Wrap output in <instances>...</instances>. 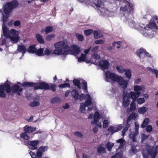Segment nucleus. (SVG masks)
Segmentation results:
<instances>
[{
    "label": "nucleus",
    "instance_id": "obj_1",
    "mask_svg": "<svg viewBox=\"0 0 158 158\" xmlns=\"http://www.w3.org/2000/svg\"><path fill=\"white\" fill-rule=\"evenodd\" d=\"M54 46L55 49L53 51V53L57 56H63L65 57L71 52L72 54L77 56L80 52L79 47L76 45L69 46L64 41H60L55 43Z\"/></svg>",
    "mask_w": 158,
    "mask_h": 158
},
{
    "label": "nucleus",
    "instance_id": "obj_2",
    "mask_svg": "<svg viewBox=\"0 0 158 158\" xmlns=\"http://www.w3.org/2000/svg\"><path fill=\"white\" fill-rule=\"evenodd\" d=\"M105 74V79L107 81H108V80L111 79L113 81L118 82L123 90L127 87L128 82L124 80L123 77L118 76L115 73H112L109 71H106Z\"/></svg>",
    "mask_w": 158,
    "mask_h": 158
},
{
    "label": "nucleus",
    "instance_id": "obj_3",
    "mask_svg": "<svg viewBox=\"0 0 158 158\" xmlns=\"http://www.w3.org/2000/svg\"><path fill=\"white\" fill-rule=\"evenodd\" d=\"M120 10L124 12L123 20L127 21V18L132 16L134 11L133 5L130 2L125 1L123 2L122 6L120 7Z\"/></svg>",
    "mask_w": 158,
    "mask_h": 158
},
{
    "label": "nucleus",
    "instance_id": "obj_4",
    "mask_svg": "<svg viewBox=\"0 0 158 158\" xmlns=\"http://www.w3.org/2000/svg\"><path fill=\"white\" fill-rule=\"evenodd\" d=\"M19 5L18 2L14 0L7 3L4 6L3 12L6 14H10L14 9L16 8Z\"/></svg>",
    "mask_w": 158,
    "mask_h": 158
},
{
    "label": "nucleus",
    "instance_id": "obj_5",
    "mask_svg": "<svg viewBox=\"0 0 158 158\" xmlns=\"http://www.w3.org/2000/svg\"><path fill=\"white\" fill-rule=\"evenodd\" d=\"M24 132L20 135V137L26 140H28L30 139V137L28 136L29 134L36 130V127L29 126L26 125L24 127Z\"/></svg>",
    "mask_w": 158,
    "mask_h": 158
},
{
    "label": "nucleus",
    "instance_id": "obj_6",
    "mask_svg": "<svg viewBox=\"0 0 158 158\" xmlns=\"http://www.w3.org/2000/svg\"><path fill=\"white\" fill-rule=\"evenodd\" d=\"M8 81H6L4 85H0V97L5 98L6 96L5 93V90L7 93H10L11 91V87L10 85L6 83Z\"/></svg>",
    "mask_w": 158,
    "mask_h": 158
},
{
    "label": "nucleus",
    "instance_id": "obj_7",
    "mask_svg": "<svg viewBox=\"0 0 158 158\" xmlns=\"http://www.w3.org/2000/svg\"><path fill=\"white\" fill-rule=\"evenodd\" d=\"M27 140L24 141V144L27 146L31 150H36L38 149L37 146L39 143L38 140Z\"/></svg>",
    "mask_w": 158,
    "mask_h": 158
},
{
    "label": "nucleus",
    "instance_id": "obj_8",
    "mask_svg": "<svg viewBox=\"0 0 158 158\" xmlns=\"http://www.w3.org/2000/svg\"><path fill=\"white\" fill-rule=\"evenodd\" d=\"M3 34L5 38L2 40L1 45L5 44L6 42H9L10 33L9 30H7L5 27H3Z\"/></svg>",
    "mask_w": 158,
    "mask_h": 158
},
{
    "label": "nucleus",
    "instance_id": "obj_9",
    "mask_svg": "<svg viewBox=\"0 0 158 158\" xmlns=\"http://www.w3.org/2000/svg\"><path fill=\"white\" fill-rule=\"evenodd\" d=\"M100 118L101 116L99 113L98 111H95L94 116V121L91 122V124L93 125H96L99 127H101L102 125L101 123H100L99 125L98 124V122H99Z\"/></svg>",
    "mask_w": 158,
    "mask_h": 158
},
{
    "label": "nucleus",
    "instance_id": "obj_10",
    "mask_svg": "<svg viewBox=\"0 0 158 158\" xmlns=\"http://www.w3.org/2000/svg\"><path fill=\"white\" fill-rule=\"evenodd\" d=\"M135 131L134 133H130L129 135L130 138L131 139L133 142H136V136L138 134V124L137 122L135 123Z\"/></svg>",
    "mask_w": 158,
    "mask_h": 158
},
{
    "label": "nucleus",
    "instance_id": "obj_11",
    "mask_svg": "<svg viewBox=\"0 0 158 158\" xmlns=\"http://www.w3.org/2000/svg\"><path fill=\"white\" fill-rule=\"evenodd\" d=\"M85 98L86 100L84 103L86 106L88 107V111L91 110L93 109V106L89 107V106L92 104V98L89 94H85Z\"/></svg>",
    "mask_w": 158,
    "mask_h": 158
},
{
    "label": "nucleus",
    "instance_id": "obj_12",
    "mask_svg": "<svg viewBox=\"0 0 158 158\" xmlns=\"http://www.w3.org/2000/svg\"><path fill=\"white\" fill-rule=\"evenodd\" d=\"M132 17H129L128 18H127V21H124V22L127 23H128L129 26L131 28H134L135 29H137V25L135 22L134 20H133L134 18H131Z\"/></svg>",
    "mask_w": 158,
    "mask_h": 158
},
{
    "label": "nucleus",
    "instance_id": "obj_13",
    "mask_svg": "<svg viewBox=\"0 0 158 158\" xmlns=\"http://www.w3.org/2000/svg\"><path fill=\"white\" fill-rule=\"evenodd\" d=\"M23 89L20 88L19 86L17 84H14L11 87V92L12 93H17V94L20 95L22 94Z\"/></svg>",
    "mask_w": 158,
    "mask_h": 158
},
{
    "label": "nucleus",
    "instance_id": "obj_14",
    "mask_svg": "<svg viewBox=\"0 0 158 158\" xmlns=\"http://www.w3.org/2000/svg\"><path fill=\"white\" fill-rule=\"evenodd\" d=\"M147 151L148 154L151 156V158H155L158 153L157 149L154 147H151L147 149Z\"/></svg>",
    "mask_w": 158,
    "mask_h": 158
},
{
    "label": "nucleus",
    "instance_id": "obj_15",
    "mask_svg": "<svg viewBox=\"0 0 158 158\" xmlns=\"http://www.w3.org/2000/svg\"><path fill=\"white\" fill-rule=\"evenodd\" d=\"M125 95L127 96V97H129V99L131 98L133 100L135 101L136 100L138 103V99H137L138 97V92H135L131 91L129 94L127 93Z\"/></svg>",
    "mask_w": 158,
    "mask_h": 158
},
{
    "label": "nucleus",
    "instance_id": "obj_16",
    "mask_svg": "<svg viewBox=\"0 0 158 158\" xmlns=\"http://www.w3.org/2000/svg\"><path fill=\"white\" fill-rule=\"evenodd\" d=\"M99 65L102 70L107 69L109 68L110 64L107 60H104L100 61Z\"/></svg>",
    "mask_w": 158,
    "mask_h": 158
},
{
    "label": "nucleus",
    "instance_id": "obj_17",
    "mask_svg": "<svg viewBox=\"0 0 158 158\" xmlns=\"http://www.w3.org/2000/svg\"><path fill=\"white\" fill-rule=\"evenodd\" d=\"M122 128V126L119 125L116 127H114L112 126H110L108 128V130L109 132H110V134L112 135L114 133L116 132Z\"/></svg>",
    "mask_w": 158,
    "mask_h": 158
},
{
    "label": "nucleus",
    "instance_id": "obj_18",
    "mask_svg": "<svg viewBox=\"0 0 158 158\" xmlns=\"http://www.w3.org/2000/svg\"><path fill=\"white\" fill-rule=\"evenodd\" d=\"M144 29L145 30H148L149 29H152L157 30L156 24L154 22H151L146 25V27H144Z\"/></svg>",
    "mask_w": 158,
    "mask_h": 158
},
{
    "label": "nucleus",
    "instance_id": "obj_19",
    "mask_svg": "<svg viewBox=\"0 0 158 158\" xmlns=\"http://www.w3.org/2000/svg\"><path fill=\"white\" fill-rule=\"evenodd\" d=\"M17 51L19 52L22 53V56H23L27 51V48L25 46L23 45H19L17 47Z\"/></svg>",
    "mask_w": 158,
    "mask_h": 158
},
{
    "label": "nucleus",
    "instance_id": "obj_20",
    "mask_svg": "<svg viewBox=\"0 0 158 158\" xmlns=\"http://www.w3.org/2000/svg\"><path fill=\"white\" fill-rule=\"evenodd\" d=\"M130 101L129 97H127L126 95H125L123 97V103L124 107H127L129 105Z\"/></svg>",
    "mask_w": 158,
    "mask_h": 158
},
{
    "label": "nucleus",
    "instance_id": "obj_21",
    "mask_svg": "<svg viewBox=\"0 0 158 158\" xmlns=\"http://www.w3.org/2000/svg\"><path fill=\"white\" fill-rule=\"evenodd\" d=\"M19 39V35L12 36L10 35L9 42L11 41L12 43L15 44L17 43Z\"/></svg>",
    "mask_w": 158,
    "mask_h": 158
},
{
    "label": "nucleus",
    "instance_id": "obj_22",
    "mask_svg": "<svg viewBox=\"0 0 158 158\" xmlns=\"http://www.w3.org/2000/svg\"><path fill=\"white\" fill-rule=\"evenodd\" d=\"M4 13V15L3 14V17L2 19L3 21V24L2 25V30H3V27H6L7 30H8V27L6 26H5V23L7 21L9 14H6L5 13Z\"/></svg>",
    "mask_w": 158,
    "mask_h": 158
},
{
    "label": "nucleus",
    "instance_id": "obj_23",
    "mask_svg": "<svg viewBox=\"0 0 158 158\" xmlns=\"http://www.w3.org/2000/svg\"><path fill=\"white\" fill-rule=\"evenodd\" d=\"M71 93L72 96L75 100H78L79 94L77 90L76 89H73Z\"/></svg>",
    "mask_w": 158,
    "mask_h": 158
},
{
    "label": "nucleus",
    "instance_id": "obj_24",
    "mask_svg": "<svg viewBox=\"0 0 158 158\" xmlns=\"http://www.w3.org/2000/svg\"><path fill=\"white\" fill-rule=\"evenodd\" d=\"M41 89L45 90L50 89V87L48 84L45 82H41L40 83Z\"/></svg>",
    "mask_w": 158,
    "mask_h": 158
},
{
    "label": "nucleus",
    "instance_id": "obj_25",
    "mask_svg": "<svg viewBox=\"0 0 158 158\" xmlns=\"http://www.w3.org/2000/svg\"><path fill=\"white\" fill-rule=\"evenodd\" d=\"M146 51L143 48L139 49V57L140 58L143 59L145 57V54Z\"/></svg>",
    "mask_w": 158,
    "mask_h": 158
},
{
    "label": "nucleus",
    "instance_id": "obj_26",
    "mask_svg": "<svg viewBox=\"0 0 158 158\" xmlns=\"http://www.w3.org/2000/svg\"><path fill=\"white\" fill-rule=\"evenodd\" d=\"M97 149L98 153L104 154L106 152L105 148L101 145H98L97 148Z\"/></svg>",
    "mask_w": 158,
    "mask_h": 158
},
{
    "label": "nucleus",
    "instance_id": "obj_27",
    "mask_svg": "<svg viewBox=\"0 0 158 158\" xmlns=\"http://www.w3.org/2000/svg\"><path fill=\"white\" fill-rule=\"evenodd\" d=\"M116 142L118 143H120V145L118 147V149L122 148L125 143V140L123 138H121L117 140Z\"/></svg>",
    "mask_w": 158,
    "mask_h": 158
},
{
    "label": "nucleus",
    "instance_id": "obj_28",
    "mask_svg": "<svg viewBox=\"0 0 158 158\" xmlns=\"http://www.w3.org/2000/svg\"><path fill=\"white\" fill-rule=\"evenodd\" d=\"M37 83L30 82H24L22 84V85L23 86L27 87L29 86H33L35 85H37Z\"/></svg>",
    "mask_w": 158,
    "mask_h": 158
},
{
    "label": "nucleus",
    "instance_id": "obj_29",
    "mask_svg": "<svg viewBox=\"0 0 158 158\" xmlns=\"http://www.w3.org/2000/svg\"><path fill=\"white\" fill-rule=\"evenodd\" d=\"M37 51V48L35 46H31L27 49V51L30 53H35Z\"/></svg>",
    "mask_w": 158,
    "mask_h": 158
},
{
    "label": "nucleus",
    "instance_id": "obj_30",
    "mask_svg": "<svg viewBox=\"0 0 158 158\" xmlns=\"http://www.w3.org/2000/svg\"><path fill=\"white\" fill-rule=\"evenodd\" d=\"M61 101L60 98L58 97H55L52 98L51 100V102L52 104L55 103H59Z\"/></svg>",
    "mask_w": 158,
    "mask_h": 158
},
{
    "label": "nucleus",
    "instance_id": "obj_31",
    "mask_svg": "<svg viewBox=\"0 0 158 158\" xmlns=\"http://www.w3.org/2000/svg\"><path fill=\"white\" fill-rule=\"evenodd\" d=\"M36 37L37 40L38 42L41 44H44V41L42 36L39 34L36 35Z\"/></svg>",
    "mask_w": 158,
    "mask_h": 158
},
{
    "label": "nucleus",
    "instance_id": "obj_32",
    "mask_svg": "<svg viewBox=\"0 0 158 158\" xmlns=\"http://www.w3.org/2000/svg\"><path fill=\"white\" fill-rule=\"evenodd\" d=\"M114 144L111 142L108 141L106 144V147L107 150L109 152L111 151L112 147L114 146Z\"/></svg>",
    "mask_w": 158,
    "mask_h": 158
},
{
    "label": "nucleus",
    "instance_id": "obj_33",
    "mask_svg": "<svg viewBox=\"0 0 158 158\" xmlns=\"http://www.w3.org/2000/svg\"><path fill=\"white\" fill-rule=\"evenodd\" d=\"M73 82L74 85L77 86L79 89L81 88L80 82L78 79H74Z\"/></svg>",
    "mask_w": 158,
    "mask_h": 158
},
{
    "label": "nucleus",
    "instance_id": "obj_34",
    "mask_svg": "<svg viewBox=\"0 0 158 158\" xmlns=\"http://www.w3.org/2000/svg\"><path fill=\"white\" fill-rule=\"evenodd\" d=\"M94 36L95 39L100 38L102 36V34L99 33L97 31L95 30L94 31Z\"/></svg>",
    "mask_w": 158,
    "mask_h": 158
},
{
    "label": "nucleus",
    "instance_id": "obj_35",
    "mask_svg": "<svg viewBox=\"0 0 158 158\" xmlns=\"http://www.w3.org/2000/svg\"><path fill=\"white\" fill-rule=\"evenodd\" d=\"M86 56L85 54L82 53L80 57L78 58V61L79 62H81L82 61H85L86 59Z\"/></svg>",
    "mask_w": 158,
    "mask_h": 158
},
{
    "label": "nucleus",
    "instance_id": "obj_36",
    "mask_svg": "<svg viewBox=\"0 0 158 158\" xmlns=\"http://www.w3.org/2000/svg\"><path fill=\"white\" fill-rule=\"evenodd\" d=\"M53 30V27L52 26H47L45 28V31L46 34L52 32Z\"/></svg>",
    "mask_w": 158,
    "mask_h": 158
},
{
    "label": "nucleus",
    "instance_id": "obj_37",
    "mask_svg": "<svg viewBox=\"0 0 158 158\" xmlns=\"http://www.w3.org/2000/svg\"><path fill=\"white\" fill-rule=\"evenodd\" d=\"M116 69L120 73H123L125 71H126V69L124 68L123 66L120 65H118L116 67Z\"/></svg>",
    "mask_w": 158,
    "mask_h": 158
},
{
    "label": "nucleus",
    "instance_id": "obj_38",
    "mask_svg": "<svg viewBox=\"0 0 158 158\" xmlns=\"http://www.w3.org/2000/svg\"><path fill=\"white\" fill-rule=\"evenodd\" d=\"M130 145L131 147V149L130 150V152L133 154L137 152L136 146L134 145L132 142L130 143Z\"/></svg>",
    "mask_w": 158,
    "mask_h": 158
},
{
    "label": "nucleus",
    "instance_id": "obj_39",
    "mask_svg": "<svg viewBox=\"0 0 158 158\" xmlns=\"http://www.w3.org/2000/svg\"><path fill=\"white\" fill-rule=\"evenodd\" d=\"M136 107L135 101H133L131 103L130 106V110L131 112L134 111Z\"/></svg>",
    "mask_w": 158,
    "mask_h": 158
},
{
    "label": "nucleus",
    "instance_id": "obj_40",
    "mask_svg": "<svg viewBox=\"0 0 158 158\" xmlns=\"http://www.w3.org/2000/svg\"><path fill=\"white\" fill-rule=\"evenodd\" d=\"M149 122V119L148 118H146L144 120L142 124L141 125V127L142 128H144L146 127Z\"/></svg>",
    "mask_w": 158,
    "mask_h": 158
},
{
    "label": "nucleus",
    "instance_id": "obj_41",
    "mask_svg": "<svg viewBox=\"0 0 158 158\" xmlns=\"http://www.w3.org/2000/svg\"><path fill=\"white\" fill-rule=\"evenodd\" d=\"M86 107L84 103H81L80 105L79 111L81 113H83L85 111V107Z\"/></svg>",
    "mask_w": 158,
    "mask_h": 158
},
{
    "label": "nucleus",
    "instance_id": "obj_42",
    "mask_svg": "<svg viewBox=\"0 0 158 158\" xmlns=\"http://www.w3.org/2000/svg\"><path fill=\"white\" fill-rule=\"evenodd\" d=\"M125 74L126 77L129 79L131 77V71L129 69H127V70L126 69V71H125Z\"/></svg>",
    "mask_w": 158,
    "mask_h": 158
},
{
    "label": "nucleus",
    "instance_id": "obj_43",
    "mask_svg": "<svg viewBox=\"0 0 158 158\" xmlns=\"http://www.w3.org/2000/svg\"><path fill=\"white\" fill-rule=\"evenodd\" d=\"M75 36L79 41L82 42L83 40L84 37L82 35L78 33H76Z\"/></svg>",
    "mask_w": 158,
    "mask_h": 158
},
{
    "label": "nucleus",
    "instance_id": "obj_44",
    "mask_svg": "<svg viewBox=\"0 0 158 158\" xmlns=\"http://www.w3.org/2000/svg\"><path fill=\"white\" fill-rule=\"evenodd\" d=\"M44 49L43 48H40L38 50H37L36 52L35 53L36 55L38 56H42L44 55L43 54Z\"/></svg>",
    "mask_w": 158,
    "mask_h": 158
},
{
    "label": "nucleus",
    "instance_id": "obj_45",
    "mask_svg": "<svg viewBox=\"0 0 158 158\" xmlns=\"http://www.w3.org/2000/svg\"><path fill=\"white\" fill-rule=\"evenodd\" d=\"M147 110V109L146 107L143 106L139 108V113L140 114H144Z\"/></svg>",
    "mask_w": 158,
    "mask_h": 158
},
{
    "label": "nucleus",
    "instance_id": "obj_46",
    "mask_svg": "<svg viewBox=\"0 0 158 158\" xmlns=\"http://www.w3.org/2000/svg\"><path fill=\"white\" fill-rule=\"evenodd\" d=\"M41 148H39L36 152V156L38 158H41L43 154V152L41 151Z\"/></svg>",
    "mask_w": 158,
    "mask_h": 158
},
{
    "label": "nucleus",
    "instance_id": "obj_47",
    "mask_svg": "<svg viewBox=\"0 0 158 158\" xmlns=\"http://www.w3.org/2000/svg\"><path fill=\"white\" fill-rule=\"evenodd\" d=\"M58 87L60 88H63L67 87H70V85L69 83H65L60 84Z\"/></svg>",
    "mask_w": 158,
    "mask_h": 158
},
{
    "label": "nucleus",
    "instance_id": "obj_48",
    "mask_svg": "<svg viewBox=\"0 0 158 158\" xmlns=\"http://www.w3.org/2000/svg\"><path fill=\"white\" fill-rule=\"evenodd\" d=\"M93 32V30L91 29H89L85 30L84 31V33L86 35H89L91 34Z\"/></svg>",
    "mask_w": 158,
    "mask_h": 158
},
{
    "label": "nucleus",
    "instance_id": "obj_49",
    "mask_svg": "<svg viewBox=\"0 0 158 158\" xmlns=\"http://www.w3.org/2000/svg\"><path fill=\"white\" fill-rule=\"evenodd\" d=\"M40 104V102L37 101H34L30 103V105L32 107L38 106Z\"/></svg>",
    "mask_w": 158,
    "mask_h": 158
},
{
    "label": "nucleus",
    "instance_id": "obj_50",
    "mask_svg": "<svg viewBox=\"0 0 158 158\" xmlns=\"http://www.w3.org/2000/svg\"><path fill=\"white\" fill-rule=\"evenodd\" d=\"M130 127V124H126L124 127H123V130L122 132L123 135H124Z\"/></svg>",
    "mask_w": 158,
    "mask_h": 158
},
{
    "label": "nucleus",
    "instance_id": "obj_51",
    "mask_svg": "<svg viewBox=\"0 0 158 158\" xmlns=\"http://www.w3.org/2000/svg\"><path fill=\"white\" fill-rule=\"evenodd\" d=\"M82 86L83 89L87 92H88L87 83L86 81H83L82 83Z\"/></svg>",
    "mask_w": 158,
    "mask_h": 158
},
{
    "label": "nucleus",
    "instance_id": "obj_52",
    "mask_svg": "<svg viewBox=\"0 0 158 158\" xmlns=\"http://www.w3.org/2000/svg\"><path fill=\"white\" fill-rule=\"evenodd\" d=\"M145 88L144 86L143 85H141V86H139V96L141 94V92L140 91H142V92L143 93L145 90Z\"/></svg>",
    "mask_w": 158,
    "mask_h": 158
},
{
    "label": "nucleus",
    "instance_id": "obj_53",
    "mask_svg": "<svg viewBox=\"0 0 158 158\" xmlns=\"http://www.w3.org/2000/svg\"><path fill=\"white\" fill-rule=\"evenodd\" d=\"M92 59L95 60H99L100 58V56L97 54H92L91 55Z\"/></svg>",
    "mask_w": 158,
    "mask_h": 158
},
{
    "label": "nucleus",
    "instance_id": "obj_54",
    "mask_svg": "<svg viewBox=\"0 0 158 158\" xmlns=\"http://www.w3.org/2000/svg\"><path fill=\"white\" fill-rule=\"evenodd\" d=\"M10 34H11L12 35H18V31L15 29H11L10 30Z\"/></svg>",
    "mask_w": 158,
    "mask_h": 158
},
{
    "label": "nucleus",
    "instance_id": "obj_55",
    "mask_svg": "<svg viewBox=\"0 0 158 158\" xmlns=\"http://www.w3.org/2000/svg\"><path fill=\"white\" fill-rule=\"evenodd\" d=\"M55 36L54 34L47 35L46 37V40L47 41H50L52 40V38H54Z\"/></svg>",
    "mask_w": 158,
    "mask_h": 158
},
{
    "label": "nucleus",
    "instance_id": "obj_56",
    "mask_svg": "<svg viewBox=\"0 0 158 158\" xmlns=\"http://www.w3.org/2000/svg\"><path fill=\"white\" fill-rule=\"evenodd\" d=\"M152 129V127L151 125H148L146 127V131L148 132H151Z\"/></svg>",
    "mask_w": 158,
    "mask_h": 158
},
{
    "label": "nucleus",
    "instance_id": "obj_57",
    "mask_svg": "<svg viewBox=\"0 0 158 158\" xmlns=\"http://www.w3.org/2000/svg\"><path fill=\"white\" fill-rule=\"evenodd\" d=\"M108 126V122L107 120H104L103 122V127L104 128L107 127Z\"/></svg>",
    "mask_w": 158,
    "mask_h": 158
},
{
    "label": "nucleus",
    "instance_id": "obj_58",
    "mask_svg": "<svg viewBox=\"0 0 158 158\" xmlns=\"http://www.w3.org/2000/svg\"><path fill=\"white\" fill-rule=\"evenodd\" d=\"M50 87V89L52 91L55 92L56 90V87L57 86L55 84H52Z\"/></svg>",
    "mask_w": 158,
    "mask_h": 158
},
{
    "label": "nucleus",
    "instance_id": "obj_59",
    "mask_svg": "<svg viewBox=\"0 0 158 158\" xmlns=\"http://www.w3.org/2000/svg\"><path fill=\"white\" fill-rule=\"evenodd\" d=\"M39 148H41V151L43 152L48 150V146H42L40 147Z\"/></svg>",
    "mask_w": 158,
    "mask_h": 158
},
{
    "label": "nucleus",
    "instance_id": "obj_60",
    "mask_svg": "<svg viewBox=\"0 0 158 158\" xmlns=\"http://www.w3.org/2000/svg\"><path fill=\"white\" fill-rule=\"evenodd\" d=\"M97 4H96V6L98 7H100L102 5V2L101 0H97Z\"/></svg>",
    "mask_w": 158,
    "mask_h": 158
},
{
    "label": "nucleus",
    "instance_id": "obj_61",
    "mask_svg": "<svg viewBox=\"0 0 158 158\" xmlns=\"http://www.w3.org/2000/svg\"><path fill=\"white\" fill-rule=\"evenodd\" d=\"M73 134L78 137L82 138L83 137V135L81 133L78 131H75L73 133Z\"/></svg>",
    "mask_w": 158,
    "mask_h": 158
},
{
    "label": "nucleus",
    "instance_id": "obj_62",
    "mask_svg": "<svg viewBox=\"0 0 158 158\" xmlns=\"http://www.w3.org/2000/svg\"><path fill=\"white\" fill-rule=\"evenodd\" d=\"M121 154L118 152L113 156L111 158H121Z\"/></svg>",
    "mask_w": 158,
    "mask_h": 158
},
{
    "label": "nucleus",
    "instance_id": "obj_63",
    "mask_svg": "<svg viewBox=\"0 0 158 158\" xmlns=\"http://www.w3.org/2000/svg\"><path fill=\"white\" fill-rule=\"evenodd\" d=\"M104 41L102 40H97L94 41L96 44H102L104 43Z\"/></svg>",
    "mask_w": 158,
    "mask_h": 158
},
{
    "label": "nucleus",
    "instance_id": "obj_64",
    "mask_svg": "<svg viewBox=\"0 0 158 158\" xmlns=\"http://www.w3.org/2000/svg\"><path fill=\"white\" fill-rule=\"evenodd\" d=\"M148 136V135H146L144 134H143L142 135V141L143 142L144 140H147Z\"/></svg>",
    "mask_w": 158,
    "mask_h": 158
}]
</instances>
